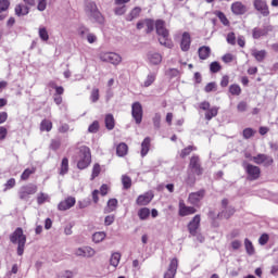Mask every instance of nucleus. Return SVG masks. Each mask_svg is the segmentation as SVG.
Masks as SVG:
<instances>
[{"label": "nucleus", "mask_w": 278, "mask_h": 278, "mask_svg": "<svg viewBox=\"0 0 278 278\" xmlns=\"http://www.w3.org/2000/svg\"><path fill=\"white\" fill-rule=\"evenodd\" d=\"M85 14L89 21H92V23H98V25H104L105 23V17H103V14L99 11L97 3L92 1L86 3Z\"/></svg>", "instance_id": "obj_1"}, {"label": "nucleus", "mask_w": 278, "mask_h": 278, "mask_svg": "<svg viewBox=\"0 0 278 278\" xmlns=\"http://www.w3.org/2000/svg\"><path fill=\"white\" fill-rule=\"evenodd\" d=\"M156 34L159 36V42L167 49H173V41H170L168 29H166L165 23L162 20L155 23Z\"/></svg>", "instance_id": "obj_2"}, {"label": "nucleus", "mask_w": 278, "mask_h": 278, "mask_svg": "<svg viewBox=\"0 0 278 278\" xmlns=\"http://www.w3.org/2000/svg\"><path fill=\"white\" fill-rule=\"evenodd\" d=\"M12 244H17V255L25 253V244L27 237L23 233V228H16L15 231L10 236Z\"/></svg>", "instance_id": "obj_3"}, {"label": "nucleus", "mask_w": 278, "mask_h": 278, "mask_svg": "<svg viewBox=\"0 0 278 278\" xmlns=\"http://www.w3.org/2000/svg\"><path fill=\"white\" fill-rule=\"evenodd\" d=\"M79 160L77 163V167L80 170H84V168H88L90 166V163L92 162V155L90 154V148L86 146H81L79 148Z\"/></svg>", "instance_id": "obj_4"}, {"label": "nucleus", "mask_w": 278, "mask_h": 278, "mask_svg": "<svg viewBox=\"0 0 278 278\" xmlns=\"http://www.w3.org/2000/svg\"><path fill=\"white\" fill-rule=\"evenodd\" d=\"M242 166L248 175V179H250V181H255V179H260V175L262 173V170L260 169L258 166H255L251 163H247L243 162Z\"/></svg>", "instance_id": "obj_5"}, {"label": "nucleus", "mask_w": 278, "mask_h": 278, "mask_svg": "<svg viewBox=\"0 0 278 278\" xmlns=\"http://www.w3.org/2000/svg\"><path fill=\"white\" fill-rule=\"evenodd\" d=\"M36 192H38V186L29 184L20 188L18 197L22 201H29V195Z\"/></svg>", "instance_id": "obj_6"}, {"label": "nucleus", "mask_w": 278, "mask_h": 278, "mask_svg": "<svg viewBox=\"0 0 278 278\" xmlns=\"http://www.w3.org/2000/svg\"><path fill=\"white\" fill-rule=\"evenodd\" d=\"M101 62H109L114 66H118L123 62V58L116 52H102L100 54Z\"/></svg>", "instance_id": "obj_7"}, {"label": "nucleus", "mask_w": 278, "mask_h": 278, "mask_svg": "<svg viewBox=\"0 0 278 278\" xmlns=\"http://www.w3.org/2000/svg\"><path fill=\"white\" fill-rule=\"evenodd\" d=\"M189 168L193 175H203V167H201V159L198 155H193L190 159Z\"/></svg>", "instance_id": "obj_8"}, {"label": "nucleus", "mask_w": 278, "mask_h": 278, "mask_svg": "<svg viewBox=\"0 0 278 278\" xmlns=\"http://www.w3.org/2000/svg\"><path fill=\"white\" fill-rule=\"evenodd\" d=\"M74 255H76V257H94V255H97V251H94V249L90 248V247H83V248H77L74 251Z\"/></svg>", "instance_id": "obj_9"}, {"label": "nucleus", "mask_w": 278, "mask_h": 278, "mask_svg": "<svg viewBox=\"0 0 278 278\" xmlns=\"http://www.w3.org/2000/svg\"><path fill=\"white\" fill-rule=\"evenodd\" d=\"M230 10L235 16H244V14L249 12L247 4L242 3L241 1L233 2L230 7Z\"/></svg>", "instance_id": "obj_10"}, {"label": "nucleus", "mask_w": 278, "mask_h": 278, "mask_svg": "<svg viewBox=\"0 0 278 278\" xmlns=\"http://www.w3.org/2000/svg\"><path fill=\"white\" fill-rule=\"evenodd\" d=\"M142 104L140 102H135L131 105V116L135 118V122L137 125H140L142 123Z\"/></svg>", "instance_id": "obj_11"}, {"label": "nucleus", "mask_w": 278, "mask_h": 278, "mask_svg": "<svg viewBox=\"0 0 278 278\" xmlns=\"http://www.w3.org/2000/svg\"><path fill=\"white\" fill-rule=\"evenodd\" d=\"M253 5L256 12H260L262 16H268L270 14V11L268 10V4L265 0H254Z\"/></svg>", "instance_id": "obj_12"}, {"label": "nucleus", "mask_w": 278, "mask_h": 278, "mask_svg": "<svg viewBox=\"0 0 278 278\" xmlns=\"http://www.w3.org/2000/svg\"><path fill=\"white\" fill-rule=\"evenodd\" d=\"M147 62L151 66H160V64H162V55L160 54V52L149 51L147 53Z\"/></svg>", "instance_id": "obj_13"}, {"label": "nucleus", "mask_w": 278, "mask_h": 278, "mask_svg": "<svg viewBox=\"0 0 278 278\" xmlns=\"http://www.w3.org/2000/svg\"><path fill=\"white\" fill-rule=\"evenodd\" d=\"M75 203H77V200L75 199V197H67L65 200L59 203L58 210L60 212H66V210H71V207H75Z\"/></svg>", "instance_id": "obj_14"}, {"label": "nucleus", "mask_w": 278, "mask_h": 278, "mask_svg": "<svg viewBox=\"0 0 278 278\" xmlns=\"http://www.w3.org/2000/svg\"><path fill=\"white\" fill-rule=\"evenodd\" d=\"M177 268H179V261L177 258H173L164 274V278H175V275H177Z\"/></svg>", "instance_id": "obj_15"}, {"label": "nucleus", "mask_w": 278, "mask_h": 278, "mask_svg": "<svg viewBox=\"0 0 278 278\" xmlns=\"http://www.w3.org/2000/svg\"><path fill=\"white\" fill-rule=\"evenodd\" d=\"M203 197H205V190L201 189L200 191L190 193L188 197V202L191 205H199Z\"/></svg>", "instance_id": "obj_16"}, {"label": "nucleus", "mask_w": 278, "mask_h": 278, "mask_svg": "<svg viewBox=\"0 0 278 278\" xmlns=\"http://www.w3.org/2000/svg\"><path fill=\"white\" fill-rule=\"evenodd\" d=\"M255 164H264V166H270L274 160L268 154H257L256 156L252 157Z\"/></svg>", "instance_id": "obj_17"}, {"label": "nucleus", "mask_w": 278, "mask_h": 278, "mask_svg": "<svg viewBox=\"0 0 278 278\" xmlns=\"http://www.w3.org/2000/svg\"><path fill=\"white\" fill-rule=\"evenodd\" d=\"M197 214V208L193 206H186L184 200L179 201V216H190Z\"/></svg>", "instance_id": "obj_18"}, {"label": "nucleus", "mask_w": 278, "mask_h": 278, "mask_svg": "<svg viewBox=\"0 0 278 278\" xmlns=\"http://www.w3.org/2000/svg\"><path fill=\"white\" fill-rule=\"evenodd\" d=\"M200 225H201V215H195L188 225V230L191 233V236H197V229H199Z\"/></svg>", "instance_id": "obj_19"}, {"label": "nucleus", "mask_w": 278, "mask_h": 278, "mask_svg": "<svg viewBox=\"0 0 278 278\" xmlns=\"http://www.w3.org/2000/svg\"><path fill=\"white\" fill-rule=\"evenodd\" d=\"M151 201H153V192L149 191L139 195L136 203L137 205H148Z\"/></svg>", "instance_id": "obj_20"}, {"label": "nucleus", "mask_w": 278, "mask_h": 278, "mask_svg": "<svg viewBox=\"0 0 278 278\" xmlns=\"http://www.w3.org/2000/svg\"><path fill=\"white\" fill-rule=\"evenodd\" d=\"M192 43V40L190 38L189 33H184L180 41V49L181 51H190V45Z\"/></svg>", "instance_id": "obj_21"}, {"label": "nucleus", "mask_w": 278, "mask_h": 278, "mask_svg": "<svg viewBox=\"0 0 278 278\" xmlns=\"http://www.w3.org/2000/svg\"><path fill=\"white\" fill-rule=\"evenodd\" d=\"M200 60H207L210 55L212 54V49L207 46H202L198 50Z\"/></svg>", "instance_id": "obj_22"}, {"label": "nucleus", "mask_w": 278, "mask_h": 278, "mask_svg": "<svg viewBox=\"0 0 278 278\" xmlns=\"http://www.w3.org/2000/svg\"><path fill=\"white\" fill-rule=\"evenodd\" d=\"M15 14L16 16H27V14H29V7H27V4H17L15 7Z\"/></svg>", "instance_id": "obj_23"}, {"label": "nucleus", "mask_w": 278, "mask_h": 278, "mask_svg": "<svg viewBox=\"0 0 278 278\" xmlns=\"http://www.w3.org/2000/svg\"><path fill=\"white\" fill-rule=\"evenodd\" d=\"M251 54L255 58L256 62H264L266 58V50L252 49Z\"/></svg>", "instance_id": "obj_24"}, {"label": "nucleus", "mask_w": 278, "mask_h": 278, "mask_svg": "<svg viewBox=\"0 0 278 278\" xmlns=\"http://www.w3.org/2000/svg\"><path fill=\"white\" fill-rule=\"evenodd\" d=\"M149 149H151V138L148 137L141 143V157L147 156Z\"/></svg>", "instance_id": "obj_25"}, {"label": "nucleus", "mask_w": 278, "mask_h": 278, "mask_svg": "<svg viewBox=\"0 0 278 278\" xmlns=\"http://www.w3.org/2000/svg\"><path fill=\"white\" fill-rule=\"evenodd\" d=\"M128 149L129 148L126 146V143L124 142L119 143L116 148V153L118 157H125V155H127Z\"/></svg>", "instance_id": "obj_26"}, {"label": "nucleus", "mask_w": 278, "mask_h": 278, "mask_svg": "<svg viewBox=\"0 0 278 278\" xmlns=\"http://www.w3.org/2000/svg\"><path fill=\"white\" fill-rule=\"evenodd\" d=\"M108 235L103 231H99V232H94L92 235V241L96 243V244H99V242H103V240H105V237Z\"/></svg>", "instance_id": "obj_27"}, {"label": "nucleus", "mask_w": 278, "mask_h": 278, "mask_svg": "<svg viewBox=\"0 0 278 278\" xmlns=\"http://www.w3.org/2000/svg\"><path fill=\"white\" fill-rule=\"evenodd\" d=\"M216 116H218V108H216V106L208 109L205 113L206 121H212V118H214Z\"/></svg>", "instance_id": "obj_28"}, {"label": "nucleus", "mask_w": 278, "mask_h": 278, "mask_svg": "<svg viewBox=\"0 0 278 278\" xmlns=\"http://www.w3.org/2000/svg\"><path fill=\"white\" fill-rule=\"evenodd\" d=\"M244 248L248 255H255V248L253 247V242L249 239H244Z\"/></svg>", "instance_id": "obj_29"}, {"label": "nucleus", "mask_w": 278, "mask_h": 278, "mask_svg": "<svg viewBox=\"0 0 278 278\" xmlns=\"http://www.w3.org/2000/svg\"><path fill=\"white\" fill-rule=\"evenodd\" d=\"M156 77H157L156 73L151 72L150 74H148V76L143 83L144 88H149V86H151L155 81Z\"/></svg>", "instance_id": "obj_30"}, {"label": "nucleus", "mask_w": 278, "mask_h": 278, "mask_svg": "<svg viewBox=\"0 0 278 278\" xmlns=\"http://www.w3.org/2000/svg\"><path fill=\"white\" fill-rule=\"evenodd\" d=\"M114 115L113 114H108L105 116V127L106 129H109L110 131H112V129H114Z\"/></svg>", "instance_id": "obj_31"}, {"label": "nucleus", "mask_w": 278, "mask_h": 278, "mask_svg": "<svg viewBox=\"0 0 278 278\" xmlns=\"http://www.w3.org/2000/svg\"><path fill=\"white\" fill-rule=\"evenodd\" d=\"M140 12H142V9H140L139 7L134 8L131 12L127 15L126 20L132 21L134 18H138L140 16Z\"/></svg>", "instance_id": "obj_32"}, {"label": "nucleus", "mask_w": 278, "mask_h": 278, "mask_svg": "<svg viewBox=\"0 0 278 278\" xmlns=\"http://www.w3.org/2000/svg\"><path fill=\"white\" fill-rule=\"evenodd\" d=\"M138 216L140 218V220H147L149 218V216H151V210L143 207L138 211Z\"/></svg>", "instance_id": "obj_33"}, {"label": "nucleus", "mask_w": 278, "mask_h": 278, "mask_svg": "<svg viewBox=\"0 0 278 278\" xmlns=\"http://www.w3.org/2000/svg\"><path fill=\"white\" fill-rule=\"evenodd\" d=\"M110 264L111 266H114V268H116V266L121 264V253L118 252L113 253L110 260Z\"/></svg>", "instance_id": "obj_34"}, {"label": "nucleus", "mask_w": 278, "mask_h": 278, "mask_svg": "<svg viewBox=\"0 0 278 278\" xmlns=\"http://www.w3.org/2000/svg\"><path fill=\"white\" fill-rule=\"evenodd\" d=\"M40 129L41 131H51V129H53V123H51V121L43 119L40 124Z\"/></svg>", "instance_id": "obj_35"}, {"label": "nucleus", "mask_w": 278, "mask_h": 278, "mask_svg": "<svg viewBox=\"0 0 278 278\" xmlns=\"http://www.w3.org/2000/svg\"><path fill=\"white\" fill-rule=\"evenodd\" d=\"M39 38L43 42H47L49 40V31L47 30V27H39Z\"/></svg>", "instance_id": "obj_36"}, {"label": "nucleus", "mask_w": 278, "mask_h": 278, "mask_svg": "<svg viewBox=\"0 0 278 278\" xmlns=\"http://www.w3.org/2000/svg\"><path fill=\"white\" fill-rule=\"evenodd\" d=\"M122 184H123L124 190H129V188H131V177H129L127 175H123Z\"/></svg>", "instance_id": "obj_37"}, {"label": "nucleus", "mask_w": 278, "mask_h": 278, "mask_svg": "<svg viewBox=\"0 0 278 278\" xmlns=\"http://www.w3.org/2000/svg\"><path fill=\"white\" fill-rule=\"evenodd\" d=\"M68 173V159L64 157L61 162L60 175Z\"/></svg>", "instance_id": "obj_38"}, {"label": "nucleus", "mask_w": 278, "mask_h": 278, "mask_svg": "<svg viewBox=\"0 0 278 278\" xmlns=\"http://www.w3.org/2000/svg\"><path fill=\"white\" fill-rule=\"evenodd\" d=\"M114 12H115L116 16H123V14H125V12H127V5L116 4Z\"/></svg>", "instance_id": "obj_39"}, {"label": "nucleus", "mask_w": 278, "mask_h": 278, "mask_svg": "<svg viewBox=\"0 0 278 278\" xmlns=\"http://www.w3.org/2000/svg\"><path fill=\"white\" fill-rule=\"evenodd\" d=\"M36 173V168H26L22 176L21 179H23V181H27V179H29V176L34 175Z\"/></svg>", "instance_id": "obj_40"}, {"label": "nucleus", "mask_w": 278, "mask_h": 278, "mask_svg": "<svg viewBox=\"0 0 278 278\" xmlns=\"http://www.w3.org/2000/svg\"><path fill=\"white\" fill-rule=\"evenodd\" d=\"M118 205V200L116 199H110L108 201V208L106 212H114V210H116V206Z\"/></svg>", "instance_id": "obj_41"}, {"label": "nucleus", "mask_w": 278, "mask_h": 278, "mask_svg": "<svg viewBox=\"0 0 278 278\" xmlns=\"http://www.w3.org/2000/svg\"><path fill=\"white\" fill-rule=\"evenodd\" d=\"M252 36H253L254 40H257V39L262 38V36H266V30H264L262 28H254Z\"/></svg>", "instance_id": "obj_42"}, {"label": "nucleus", "mask_w": 278, "mask_h": 278, "mask_svg": "<svg viewBox=\"0 0 278 278\" xmlns=\"http://www.w3.org/2000/svg\"><path fill=\"white\" fill-rule=\"evenodd\" d=\"M229 92L235 97H240V94L242 93V89L238 85H231L229 87Z\"/></svg>", "instance_id": "obj_43"}, {"label": "nucleus", "mask_w": 278, "mask_h": 278, "mask_svg": "<svg viewBox=\"0 0 278 278\" xmlns=\"http://www.w3.org/2000/svg\"><path fill=\"white\" fill-rule=\"evenodd\" d=\"M192 151H197V148H194L193 146H188L187 148L181 150L180 157H188V155L192 153Z\"/></svg>", "instance_id": "obj_44"}, {"label": "nucleus", "mask_w": 278, "mask_h": 278, "mask_svg": "<svg viewBox=\"0 0 278 278\" xmlns=\"http://www.w3.org/2000/svg\"><path fill=\"white\" fill-rule=\"evenodd\" d=\"M215 15L217 16V18H219L223 25H229V20H227V16L225 15V13H223L222 11H216Z\"/></svg>", "instance_id": "obj_45"}, {"label": "nucleus", "mask_w": 278, "mask_h": 278, "mask_svg": "<svg viewBox=\"0 0 278 278\" xmlns=\"http://www.w3.org/2000/svg\"><path fill=\"white\" fill-rule=\"evenodd\" d=\"M146 31L148 34H151V31H153V29H155V23L153 22V20H146Z\"/></svg>", "instance_id": "obj_46"}, {"label": "nucleus", "mask_w": 278, "mask_h": 278, "mask_svg": "<svg viewBox=\"0 0 278 278\" xmlns=\"http://www.w3.org/2000/svg\"><path fill=\"white\" fill-rule=\"evenodd\" d=\"M46 201H49V194L43 192L39 193L37 197L38 205H42Z\"/></svg>", "instance_id": "obj_47"}, {"label": "nucleus", "mask_w": 278, "mask_h": 278, "mask_svg": "<svg viewBox=\"0 0 278 278\" xmlns=\"http://www.w3.org/2000/svg\"><path fill=\"white\" fill-rule=\"evenodd\" d=\"M253 136H255V130H253V128H245L243 130V138L245 140H249V138H253Z\"/></svg>", "instance_id": "obj_48"}, {"label": "nucleus", "mask_w": 278, "mask_h": 278, "mask_svg": "<svg viewBox=\"0 0 278 278\" xmlns=\"http://www.w3.org/2000/svg\"><path fill=\"white\" fill-rule=\"evenodd\" d=\"M235 213L236 210L233 207H229L222 212V216H224V218H231V216H233Z\"/></svg>", "instance_id": "obj_49"}, {"label": "nucleus", "mask_w": 278, "mask_h": 278, "mask_svg": "<svg viewBox=\"0 0 278 278\" xmlns=\"http://www.w3.org/2000/svg\"><path fill=\"white\" fill-rule=\"evenodd\" d=\"M152 121H153V125H154L155 129H160V123H162V115L160 113H155Z\"/></svg>", "instance_id": "obj_50"}, {"label": "nucleus", "mask_w": 278, "mask_h": 278, "mask_svg": "<svg viewBox=\"0 0 278 278\" xmlns=\"http://www.w3.org/2000/svg\"><path fill=\"white\" fill-rule=\"evenodd\" d=\"M100 173H101V165L94 164L92 168L91 180L94 179L96 177H99Z\"/></svg>", "instance_id": "obj_51"}, {"label": "nucleus", "mask_w": 278, "mask_h": 278, "mask_svg": "<svg viewBox=\"0 0 278 278\" xmlns=\"http://www.w3.org/2000/svg\"><path fill=\"white\" fill-rule=\"evenodd\" d=\"M14 186H16V179L14 178H10L7 184L4 185V192L7 190H12V188H14Z\"/></svg>", "instance_id": "obj_52"}, {"label": "nucleus", "mask_w": 278, "mask_h": 278, "mask_svg": "<svg viewBox=\"0 0 278 278\" xmlns=\"http://www.w3.org/2000/svg\"><path fill=\"white\" fill-rule=\"evenodd\" d=\"M89 134H97L99 131V122L94 121L88 128Z\"/></svg>", "instance_id": "obj_53"}, {"label": "nucleus", "mask_w": 278, "mask_h": 278, "mask_svg": "<svg viewBox=\"0 0 278 278\" xmlns=\"http://www.w3.org/2000/svg\"><path fill=\"white\" fill-rule=\"evenodd\" d=\"M90 100L92 103H97V101H99V89L94 88L91 90Z\"/></svg>", "instance_id": "obj_54"}, {"label": "nucleus", "mask_w": 278, "mask_h": 278, "mask_svg": "<svg viewBox=\"0 0 278 278\" xmlns=\"http://www.w3.org/2000/svg\"><path fill=\"white\" fill-rule=\"evenodd\" d=\"M210 71L211 73H218V71H220V63L216 61L212 62L210 65Z\"/></svg>", "instance_id": "obj_55"}, {"label": "nucleus", "mask_w": 278, "mask_h": 278, "mask_svg": "<svg viewBox=\"0 0 278 278\" xmlns=\"http://www.w3.org/2000/svg\"><path fill=\"white\" fill-rule=\"evenodd\" d=\"M37 10L45 12L47 10V0H38Z\"/></svg>", "instance_id": "obj_56"}, {"label": "nucleus", "mask_w": 278, "mask_h": 278, "mask_svg": "<svg viewBox=\"0 0 278 278\" xmlns=\"http://www.w3.org/2000/svg\"><path fill=\"white\" fill-rule=\"evenodd\" d=\"M10 8V0H0V13L5 12Z\"/></svg>", "instance_id": "obj_57"}, {"label": "nucleus", "mask_w": 278, "mask_h": 278, "mask_svg": "<svg viewBox=\"0 0 278 278\" xmlns=\"http://www.w3.org/2000/svg\"><path fill=\"white\" fill-rule=\"evenodd\" d=\"M77 31H78V36L84 38V36H86V34H88L89 29L86 26H79L77 28Z\"/></svg>", "instance_id": "obj_58"}, {"label": "nucleus", "mask_w": 278, "mask_h": 278, "mask_svg": "<svg viewBox=\"0 0 278 278\" xmlns=\"http://www.w3.org/2000/svg\"><path fill=\"white\" fill-rule=\"evenodd\" d=\"M227 42H228V45H236V34L235 33H229L227 35Z\"/></svg>", "instance_id": "obj_59"}, {"label": "nucleus", "mask_w": 278, "mask_h": 278, "mask_svg": "<svg viewBox=\"0 0 278 278\" xmlns=\"http://www.w3.org/2000/svg\"><path fill=\"white\" fill-rule=\"evenodd\" d=\"M60 147H61L60 140L54 139L51 141L50 148L52 149V151H58V149H60Z\"/></svg>", "instance_id": "obj_60"}, {"label": "nucleus", "mask_w": 278, "mask_h": 278, "mask_svg": "<svg viewBox=\"0 0 278 278\" xmlns=\"http://www.w3.org/2000/svg\"><path fill=\"white\" fill-rule=\"evenodd\" d=\"M267 242H268V235L266 233L262 235L258 239V244L264 247V244H267Z\"/></svg>", "instance_id": "obj_61"}, {"label": "nucleus", "mask_w": 278, "mask_h": 278, "mask_svg": "<svg viewBox=\"0 0 278 278\" xmlns=\"http://www.w3.org/2000/svg\"><path fill=\"white\" fill-rule=\"evenodd\" d=\"M223 62L226 64H229L230 62H233V54L227 53L223 56Z\"/></svg>", "instance_id": "obj_62"}, {"label": "nucleus", "mask_w": 278, "mask_h": 278, "mask_svg": "<svg viewBox=\"0 0 278 278\" xmlns=\"http://www.w3.org/2000/svg\"><path fill=\"white\" fill-rule=\"evenodd\" d=\"M205 92H213V90H216V83H208L205 86Z\"/></svg>", "instance_id": "obj_63"}, {"label": "nucleus", "mask_w": 278, "mask_h": 278, "mask_svg": "<svg viewBox=\"0 0 278 278\" xmlns=\"http://www.w3.org/2000/svg\"><path fill=\"white\" fill-rule=\"evenodd\" d=\"M238 112H247V102L241 101L237 105Z\"/></svg>", "instance_id": "obj_64"}]
</instances>
